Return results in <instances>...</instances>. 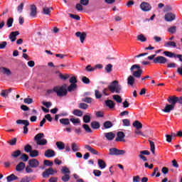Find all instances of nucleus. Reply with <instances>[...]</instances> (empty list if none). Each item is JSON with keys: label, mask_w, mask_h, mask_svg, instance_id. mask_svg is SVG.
<instances>
[{"label": "nucleus", "mask_w": 182, "mask_h": 182, "mask_svg": "<svg viewBox=\"0 0 182 182\" xmlns=\"http://www.w3.org/2000/svg\"><path fill=\"white\" fill-rule=\"evenodd\" d=\"M108 89L111 93L120 94L122 91V85H119L117 80H114L108 85Z\"/></svg>", "instance_id": "nucleus-1"}, {"label": "nucleus", "mask_w": 182, "mask_h": 182, "mask_svg": "<svg viewBox=\"0 0 182 182\" xmlns=\"http://www.w3.org/2000/svg\"><path fill=\"white\" fill-rule=\"evenodd\" d=\"M55 93L58 97L66 96L68 94L67 85H57L54 87Z\"/></svg>", "instance_id": "nucleus-2"}, {"label": "nucleus", "mask_w": 182, "mask_h": 182, "mask_svg": "<svg viewBox=\"0 0 182 182\" xmlns=\"http://www.w3.org/2000/svg\"><path fill=\"white\" fill-rule=\"evenodd\" d=\"M130 71L132 75V76L137 79L140 78L143 73V70L141 69V67L139 65H132L130 68Z\"/></svg>", "instance_id": "nucleus-3"}, {"label": "nucleus", "mask_w": 182, "mask_h": 182, "mask_svg": "<svg viewBox=\"0 0 182 182\" xmlns=\"http://www.w3.org/2000/svg\"><path fill=\"white\" fill-rule=\"evenodd\" d=\"M58 173V171L54 170L53 168H50L43 173V178H48L50 175H54Z\"/></svg>", "instance_id": "nucleus-4"}, {"label": "nucleus", "mask_w": 182, "mask_h": 182, "mask_svg": "<svg viewBox=\"0 0 182 182\" xmlns=\"http://www.w3.org/2000/svg\"><path fill=\"white\" fill-rule=\"evenodd\" d=\"M154 63L164 64L168 63L167 58L164 56L159 55L153 60Z\"/></svg>", "instance_id": "nucleus-5"}, {"label": "nucleus", "mask_w": 182, "mask_h": 182, "mask_svg": "<svg viewBox=\"0 0 182 182\" xmlns=\"http://www.w3.org/2000/svg\"><path fill=\"white\" fill-rule=\"evenodd\" d=\"M139 7L144 11H149L151 9L150 4L146 1L142 2Z\"/></svg>", "instance_id": "nucleus-6"}, {"label": "nucleus", "mask_w": 182, "mask_h": 182, "mask_svg": "<svg viewBox=\"0 0 182 182\" xmlns=\"http://www.w3.org/2000/svg\"><path fill=\"white\" fill-rule=\"evenodd\" d=\"M176 19V15L173 13H167L165 15V21L167 22H171Z\"/></svg>", "instance_id": "nucleus-7"}, {"label": "nucleus", "mask_w": 182, "mask_h": 182, "mask_svg": "<svg viewBox=\"0 0 182 182\" xmlns=\"http://www.w3.org/2000/svg\"><path fill=\"white\" fill-rule=\"evenodd\" d=\"M167 102L171 104V106L176 107V104L178 102V97L175 96H171L168 97Z\"/></svg>", "instance_id": "nucleus-8"}, {"label": "nucleus", "mask_w": 182, "mask_h": 182, "mask_svg": "<svg viewBox=\"0 0 182 182\" xmlns=\"http://www.w3.org/2000/svg\"><path fill=\"white\" fill-rule=\"evenodd\" d=\"M28 165L31 168H37L39 166V161L36 159H32L28 161Z\"/></svg>", "instance_id": "nucleus-9"}, {"label": "nucleus", "mask_w": 182, "mask_h": 182, "mask_svg": "<svg viewBox=\"0 0 182 182\" xmlns=\"http://www.w3.org/2000/svg\"><path fill=\"white\" fill-rule=\"evenodd\" d=\"M75 36H77V38H80V41L81 43H83L84 41H85V39L86 38V33L83 32V33H81V32H77L75 33Z\"/></svg>", "instance_id": "nucleus-10"}, {"label": "nucleus", "mask_w": 182, "mask_h": 182, "mask_svg": "<svg viewBox=\"0 0 182 182\" xmlns=\"http://www.w3.org/2000/svg\"><path fill=\"white\" fill-rule=\"evenodd\" d=\"M70 122H71L74 126L81 125L80 119L76 118L75 117H71L70 118Z\"/></svg>", "instance_id": "nucleus-11"}, {"label": "nucleus", "mask_w": 182, "mask_h": 182, "mask_svg": "<svg viewBox=\"0 0 182 182\" xmlns=\"http://www.w3.org/2000/svg\"><path fill=\"white\" fill-rule=\"evenodd\" d=\"M0 72L1 73H3L4 75H6V76H11L12 73L11 71L10 70V69L9 68H6L5 67H1L0 68Z\"/></svg>", "instance_id": "nucleus-12"}, {"label": "nucleus", "mask_w": 182, "mask_h": 182, "mask_svg": "<svg viewBox=\"0 0 182 182\" xmlns=\"http://www.w3.org/2000/svg\"><path fill=\"white\" fill-rule=\"evenodd\" d=\"M104 134H105L106 139L109 141H113V139H114V136H115L114 134L112 132H106Z\"/></svg>", "instance_id": "nucleus-13"}, {"label": "nucleus", "mask_w": 182, "mask_h": 182, "mask_svg": "<svg viewBox=\"0 0 182 182\" xmlns=\"http://www.w3.org/2000/svg\"><path fill=\"white\" fill-rule=\"evenodd\" d=\"M44 156L47 158H53L55 156V151L48 149L47 151H45Z\"/></svg>", "instance_id": "nucleus-14"}, {"label": "nucleus", "mask_w": 182, "mask_h": 182, "mask_svg": "<svg viewBox=\"0 0 182 182\" xmlns=\"http://www.w3.org/2000/svg\"><path fill=\"white\" fill-rule=\"evenodd\" d=\"M175 106L166 104L165 108L162 111L165 113H170L172 110H174Z\"/></svg>", "instance_id": "nucleus-15"}, {"label": "nucleus", "mask_w": 182, "mask_h": 182, "mask_svg": "<svg viewBox=\"0 0 182 182\" xmlns=\"http://www.w3.org/2000/svg\"><path fill=\"white\" fill-rule=\"evenodd\" d=\"M125 134L123 132H118L117 134L116 141H124Z\"/></svg>", "instance_id": "nucleus-16"}, {"label": "nucleus", "mask_w": 182, "mask_h": 182, "mask_svg": "<svg viewBox=\"0 0 182 182\" xmlns=\"http://www.w3.org/2000/svg\"><path fill=\"white\" fill-rule=\"evenodd\" d=\"M37 15V7L34 5L31 6L30 8V16L31 17H35Z\"/></svg>", "instance_id": "nucleus-17"}, {"label": "nucleus", "mask_w": 182, "mask_h": 182, "mask_svg": "<svg viewBox=\"0 0 182 182\" xmlns=\"http://www.w3.org/2000/svg\"><path fill=\"white\" fill-rule=\"evenodd\" d=\"M53 10V7H43V14L46 16H49L51 14V11Z\"/></svg>", "instance_id": "nucleus-18"}, {"label": "nucleus", "mask_w": 182, "mask_h": 182, "mask_svg": "<svg viewBox=\"0 0 182 182\" xmlns=\"http://www.w3.org/2000/svg\"><path fill=\"white\" fill-rule=\"evenodd\" d=\"M85 149H86L88 151H90L92 154L97 155L98 152L95 149L92 148L91 146L86 144L85 146Z\"/></svg>", "instance_id": "nucleus-19"}, {"label": "nucleus", "mask_w": 182, "mask_h": 182, "mask_svg": "<svg viewBox=\"0 0 182 182\" xmlns=\"http://www.w3.org/2000/svg\"><path fill=\"white\" fill-rule=\"evenodd\" d=\"M18 35H19L18 31H14V32L11 33L9 38H10L11 42H15L16 40V36H18Z\"/></svg>", "instance_id": "nucleus-20"}, {"label": "nucleus", "mask_w": 182, "mask_h": 182, "mask_svg": "<svg viewBox=\"0 0 182 182\" xmlns=\"http://www.w3.org/2000/svg\"><path fill=\"white\" fill-rule=\"evenodd\" d=\"M135 83V77L133 75H129L127 78V84L129 86H133Z\"/></svg>", "instance_id": "nucleus-21"}, {"label": "nucleus", "mask_w": 182, "mask_h": 182, "mask_svg": "<svg viewBox=\"0 0 182 182\" xmlns=\"http://www.w3.org/2000/svg\"><path fill=\"white\" fill-rule=\"evenodd\" d=\"M25 167L26 164L23 162H21L19 163V164L17 165V166H16V171H17L18 172H21L23 171Z\"/></svg>", "instance_id": "nucleus-22"}, {"label": "nucleus", "mask_w": 182, "mask_h": 182, "mask_svg": "<svg viewBox=\"0 0 182 182\" xmlns=\"http://www.w3.org/2000/svg\"><path fill=\"white\" fill-rule=\"evenodd\" d=\"M107 107H109V109H114L116 104L114 103V102L111 100H108L105 101Z\"/></svg>", "instance_id": "nucleus-23"}, {"label": "nucleus", "mask_w": 182, "mask_h": 182, "mask_svg": "<svg viewBox=\"0 0 182 182\" xmlns=\"http://www.w3.org/2000/svg\"><path fill=\"white\" fill-rule=\"evenodd\" d=\"M7 182H11L15 180H18V177L16 176L15 174L12 173L11 175L6 177Z\"/></svg>", "instance_id": "nucleus-24"}, {"label": "nucleus", "mask_w": 182, "mask_h": 182, "mask_svg": "<svg viewBox=\"0 0 182 182\" xmlns=\"http://www.w3.org/2000/svg\"><path fill=\"white\" fill-rule=\"evenodd\" d=\"M98 166L100 169H104L106 168V164L103 159H98Z\"/></svg>", "instance_id": "nucleus-25"}, {"label": "nucleus", "mask_w": 182, "mask_h": 182, "mask_svg": "<svg viewBox=\"0 0 182 182\" xmlns=\"http://www.w3.org/2000/svg\"><path fill=\"white\" fill-rule=\"evenodd\" d=\"M45 136L43 133H38V134L36 135L34 139L36 142L40 141L41 140H42V139H43Z\"/></svg>", "instance_id": "nucleus-26"}, {"label": "nucleus", "mask_w": 182, "mask_h": 182, "mask_svg": "<svg viewBox=\"0 0 182 182\" xmlns=\"http://www.w3.org/2000/svg\"><path fill=\"white\" fill-rule=\"evenodd\" d=\"M71 149L73 152H77L80 151V148H79V146L77 144L73 143L71 145Z\"/></svg>", "instance_id": "nucleus-27"}, {"label": "nucleus", "mask_w": 182, "mask_h": 182, "mask_svg": "<svg viewBox=\"0 0 182 182\" xmlns=\"http://www.w3.org/2000/svg\"><path fill=\"white\" fill-rule=\"evenodd\" d=\"M59 122L63 125H69L70 120L68 118H62L59 119Z\"/></svg>", "instance_id": "nucleus-28"}, {"label": "nucleus", "mask_w": 182, "mask_h": 182, "mask_svg": "<svg viewBox=\"0 0 182 182\" xmlns=\"http://www.w3.org/2000/svg\"><path fill=\"white\" fill-rule=\"evenodd\" d=\"M59 78L62 80H67L70 77L69 74H63L62 73H59Z\"/></svg>", "instance_id": "nucleus-29"}, {"label": "nucleus", "mask_w": 182, "mask_h": 182, "mask_svg": "<svg viewBox=\"0 0 182 182\" xmlns=\"http://www.w3.org/2000/svg\"><path fill=\"white\" fill-rule=\"evenodd\" d=\"M132 126H134V128L137 129H142V124L139 122V121H135L133 124Z\"/></svg>", "instance_id": "nucleus-30"}, {"label": "nucleus", "mask_w": 182, "mask_h": 182, "mask_svg": "<svg viewBox=\"0 0 182 182\" xmlns=\"http://www.w3.org/2000/svg\"><path fill=\"white\" fill-rule=\"evenodd\" d=\"M112 126L113 124L110 121H107L103 123V127H105V129H111Z\"/></svg>", "instance_id": "nucleus-31"}, {"label": "nucleus", "mask_w": 182, "mask_h": 182, "mask_svg": "<svg viewBox=\"0 0 182 182\" xmlns=\"http://www.w3.org/2000/svg\"><path fill=\"white\" fill-rule=\"evenodd\" d=\"M16 122H17L18 124H23L25 126H29L30 125V122L28 120L18 119V120H17Z\"/></svg>", "instance_id": "nucleus-32"}, {"label": "nucleus", "mask_w": 182, "mask_h": 182, "mask_svg": "<svg viewBox=\"0 0 182 182\" xmlns=\"http://www.w3.org/2000/svg\"><path fill=\"white\" fill-rule=\"evenodd\" d=\"M73 114L74 116L82 117L83 115V112L79 109H74L73 111Z\"/></svg>", "instance_id": "nucleus-33"}, {"label": "nucleus", "mask_w": 182, "mask_h": 182, "mask_svg": "<svg viewBox=\"0 0 182 182\" xmlns=\"http://www.w3.org/2000/svg\"><path fill=\"white\" fill-rule=\"evenodd\" d=\"M91 127L94 129H100V125L98 122L94 121L91 123Z\"/></svg>", "instance_id": "nucleus-34"}, {"label": "nucleus", "mask_w": 182, "mask_h": 182, "mask_svg": "<svg viewBox=\"0 0 182 182\" xmlns=\"http://www.w3.org/2000/svg\"><path fill=\"white\" fill-rule=\"evenodd\" d=\"M29 156L31 158L38 157L39 156V152L37 150H33L29 153Z\"/></svg>", "instance_id": "nucleus-35"}, {"label": "nucleus", "mask_w": 182, "mask_h": 182, "mask_svg": "<svg viewBox=\"0 0 182 182\" xmlns=\"http://www.w3.org/2000/svg\"><path fill=\"white\" fill-rule=\"evenodd\" d=\"M118 150L116 148H111L109 149V155H115V156H118Z\"/></svg>", "instance_id": "nucleus-36"}, {"label": "nucleus", "mask_w": 182, "mask_h": 182, "mask_svg": "<svg viewBox=\"0 0 182 182\" xmlns=\"http://www.w3.org/2000/svg\"><path fill=\"white\" fill-rule=\"evenodd\" d=\"M57 148L60 150H63L65 149V144H64L62 141L56 142Z\"/></svg>", "instance_id": "nucleus-37"}, {"label": "nucleus", "mask_w": 182, "mask_h": 182, "mask_svg": "<svg viewBox=\"0 0 182 182\" xmlns=\"http://www.w3.org/2000/svg\"><path fill=\"white\" fill-rule=\"evenodd\" d=\"M137 40H138L139 41H141V42H142V43H144V42L146 41V38L145 37L144 35H143V34H139V35L137 36Z\"/></svg>", "instance_id": "nucleus-38"}, {"label": "nucleus", "mask_w": 182, "mask_h": 182, "mask_svg": "<svg viewBox=\"0 0 182 182\" xmlns=\"http://www.w3.org/2000/svg\"><path fill=\"white\" fill-rule=\"evenodd\" d=\"M165 56H168L169 58H176V54H175L174 53H171L169 51H165L164 53Z\"/></svg>", "instance_id": "nucleus-39"}, {"label": "nucleus", "mask_w": 182, "mask_h": 182, "mask_svg": "<svg viewBox=\"0 0 182 182\" xmlns=\"http://www.w3.org/2000/svg\"><path fill=\"white\" fill-rule=\"evenodd\" d=\"M165 47H172V48H176V43L174 41H169L167 42L165 45Z\"/></svg>", "instance_id": "nucleus-40"}, {"label": "nucleus", "mask_w": 182, "mask_h": 182, "mask_svg": "<svg viewBox=\"0 0 182 182\" xmlns=\"http://www.w3.org/2000/svg\"><path fill=\"white\" fill-rule=\"evenodd\" d=\"M48 143V141L46 139H42L40 141H38L36 142L37 145H40V146H45Z\"/></svg>", "instance_id": "nucleus-41"}, {"label": "nucleus", "mask_w": 182, "mask_h": 182, "mask_svg": "<svg viewBox=\"0 0 182 182\" xmlns=\"http://www.w3.org/2000/svg\"><path fill=\"white\" fill-rule=\"evenodd\" d=\"M113 99L115 102L117 103H121L122 102V99L121 97L118 95H113Z\"/></svg>", "instance_id": "nucleus-42"}, {"label": "nucleus", "mask_w": 182, "mask_h": 182, "mask_svg": "<svg viewBox=\"0 0 182 182\" xmlns=\"http://www.w3.org/2000/svg\"><path fill=\"white\" fill-rule=\"evenodd\" d=\"M149 144H150L151 152L152 153V154H155V144H154V143L151 141H149Z\"/></svg>", "instance_id": "nucleus-43"}, {"label": "nucleus", "mask_w": 182, "mask_h": 182, "mask_svg": "<svg viewBox=\"0 0 182 182\" xmlns=\"http://www.w3.org/2000/svg\"><path fill=\"white\" fill-rule=\"evenodd\" d=\"M90 121H91V117H90V115H89V114H85V115L83 117V122H84L85 123H89Z\"/></svg>", "instance_id": "nucleus-44"}, {"label": "nucleus", "mask_w": 182, "mask_h": 182, "mask_svg": "<svg viewBox=\"0 0 182 182\" xmlns=\"http://www.w3.org/2000/svg\"><path fill=\"white\" fill-rule=\"evenodd\" d=\"M70 179V174H64L63 176H62V181L63 182H68Z\"/></svg>", "instance_id": "nucleus-45"}, {"label": "nucleus", "mask_w": 182, "mask_h": 182, "mask_svg": "<svg viewBox=\"0 0 182 182\" xmlns=\"http://www.w3.org/2000/svg\"><path fill=\"white\" fill-rule=\"evenodd\" d=\"M82 127L87 133H92V130L87 124H84Z\"/></svg>", "instance_id": "nucleus-46"}, {"label": "nucleus", "mask_w": 182, "mask_h": 182, "mask_svg": "<svg viewBox=\"0 0 182 182\" xmlns=\"http://www.w3.org/2000/svg\"><path fill=\"white\" fill-rule=\"evenodd\" d=\"M61 171L63 174H70V171L67 166H63Z\"/></svg>", "instance_id": "nucleus-47"}, {"label": "nucleus", "mask_w": 182, "mask_h": 182, "mask_svg": "<svg viewBox=\"0 0 182 182\" xmlns=\"http://www.w3.org/2000/svg\"><path fill=\"white\" fill-rule=\"evenodd\" d=\"M21 155V151L18 150V151H14L12 152L11 154V156L14 158H17L18 156H19Z\"/></svg>", "instance_id": "nucleus-48"}, {"label": "nucleus", "mask_w": 182, "mask_h": 182, "mask_svg": "<svg viewBox=\"0 0 182 182\" xmlns=\"http://www.w3.org/2000/svg\"><path fill=\"white\" fill-rule=\"evenodd\" d=\"M102 68H103V65L98 64L97 65H95L94 68H91L90 70L88 69V70H90V71H95L97 69H102Z\"/></svg>", "instance_id": "nucleus-49"}, {"label": "nucleus", "mask_w": 182, "mask_h": 182, "mask_svg": "<svg viewBox=\"0 0 182 182\" xmlns=\"http://www.w3.org/2000/svg\"><path fill=\"white\" fill-rule=\"evenodd\" d=\"M77 88V85L76 84H71L69 87L68 90L69 92L74 91Z\"/></svg>", "instance_id": "nucleus-50"}, {"label": "nucleus", "mask_w": 182, "mask_h": 182, "mask_svg": "<svg viewBox=\"0 0 182 182\" xmlns=\"http://www.w3.org/2000/svg\"><path fill=\"white\" fill-rule=\"evenodd\" d=\"M24 150L26 153H30L33 151L32 146L30 144H27L26 146H25Z\"/></svg>", "instance_id": "nucleus-51"}, {"label": "nucleus", "mask_w": 182, "mask_h": 182, "mask_svg": "<svg viewBox=\"0 0 182 182\" xmlns=\"http://www.w3.org/2000/svg\"><path fill=\"white\" fill-rule=\"evenodd\" d=\"M78 107L80 109H87L89 107V105L85 104V103H80L78 105Z\"/></svg>", "instance_id": "nucleus-52"}, {"label": "nucleus", "mask_w": 182, "mask_h": 182, "mask_svg": "<svg viewBox=\"0 0 182 182\" xmlns=\"http://www.w3.org/2000/svg\"><path fill=\"white\" fill-rule=\"evenodd\" d=\"M105 70H106L107 73H111L112 70V64H108L107 65H106Z\"/></svg>", "instance_id": "nucleus-53"}, {"label": "nucleus", "mask_w": 182, "mask_h": 182, "mask_svg": "<svg viewBox=\"0 0 182 182\" xmlns=\"http://www.w3.org/2000/svg\"><path fill=\"white\" fill-rule=\"evenodd\" d=\"M20 159L23 161H28V160H29V156H28L26 154H23L21 155V156L20 157Z\"/></svg>", "instance_id": "nucleus-54"}, {"label": "nucleus", "mask_w": 182, "mask_h": 182, "mask_svg": "<svg viewBox=\"0 0 182 182\" xmlns=\"http://www.w3.org/2000/svg\"><path fill=\"white\" fill-rule=\"evenodd\" d=\"M14 20L13 18H10L7 20L6 25L8 28H11L12 26Z\"/></svg>", "instance_id": "nucleus-55"}, {"label": "nucleus", "mask_w": 182, "mask_h": 182, "mask_svg": "<svg viewBox=\"0 0 182 182\" xmlns=\"http://www.w3.org/2000/svg\"><path fill=\"white\" fill-rule=\"evenodd\" d=\"M176 30H177V27L172 26V27L169 28V29H168V32H169L171 33H175L176 32Z\"/></svg>", "instance_id": "nucleus-56"}, {"label": "nucleus", "mask_w": 182, "mask_h": 182, "mask_svg": "<svg viewBox=\"0 0 182 182\" xmlns=\"http://www.w3.org/2000/svg\"><path fill=\"white\" fill-rule=\"evenodd\" d=\"M90 0H80V4L83 6H88Z\"/></svg>", "instance_id": "nucleus-57"}, {"label": "nucleus", "mask_w": 182, "mask_h": 182, "mask_svg": "<svg viewBox=\"0 0 182 182\" xmlns=\"http://www.w3.org/2000/svg\"><path fill=\"white\" fill-rule=\"evenodd\" d=\"M93 174L95 175V176L100 177L102 175V171L94 170Z\"/></svg>", "instance_id": "nucleus-58"}, {"label": "nucleus", "mask_w": 182, "mask_h": 182, "mask_svg": "<svg viewBox=\"0 0 182 182\" xmlns=\"http://www.w3.org/2000/svg\"><path fill=\"white\" fill-rule=\"evenodd\" d=\"M82 101L87 102L88 104H90L92 102V98H90V97L82 98Z\"/></svg>", "instance_id": "nucleus-59"}, {"label": "nucleus", "mask_w": 182, "mask_h": 182, "mask_svg": "<svg viewBox=\"0 0 182 182\" xmlns=\"http://www.w3.org/2000/svg\"><path fill=\"white\" fill-rule=\"evenodd\" d=\"M83 5L81 4H77L75 8L78 11H83Z\"/></svg>", "instance_id": "nucleus-60"}, {"label": "nucleus", "mask_w": 182, "mask_h": 182, "mask_svg": "<svg viewBox=\"0 0 182 182\" xmlns=\"http://www.w3.org/2000/svg\"><path fill=\"white\" fill-rule=\"evenodd\" d=\"M23 102L28 105H31L33 102L32 98H25L23 99Z\"/></svg>", "instance_id": "nucleus-61"}, {"label": "nucleus", "mask_w": 182, "mask_h": 182, "mask_svg": "<svg viewBox=\"0 0 182 182\" xmlns=\"http://www.w3.org/2000/svg\"><path fill=\"white\" fill-rule=\"evenodd\" d=\"M70 83L71 84H76L77 83V78L73 76L70 78Z\"/></svg>", "instance_id": "nucleus-62"}, {"label": "nucleus", "mask_w": 182, "mask_h": 182, "mask_svg": "<svg viewBox=\"0 0 182 182\" xmlns=\"http://www.w3.org/2000/svg\"><path fill=\"white\" fill-rule=\"evenodd\" d=\"M141 181V178L140 176H134V178H132V182H140Z\"/></svg>", "instance_id": "nucleus-63"}, {"label": "nucleus", "mask_w": 182, "mask_h": 182, "mask_svg": "<svg viewBox=\"0 0 182 182\" xmlns=\"http://www.w3.org/2000/svg\"><path fill=\"white\" fill-rule=\"evenodd\" d=\"M30 178L28 176L23 177L20 182H30Z\"/></svg>", "instance_id": "nucleus-64"}]
</instances>
